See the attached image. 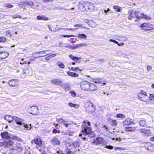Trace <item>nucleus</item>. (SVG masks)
<instances>
[{"label":"nucleus","instance_id":"1","mask_svg":"<svg viewBox=\"0 0 154 154\" xmlns=\"http://www.w3.org/2000/svg\"><path fill=\"white\" fill-rule=\"evenodd\" d=\"M129 16L128 19L131 20L134 17L136 19L135 20L136 22L139 21L141 18L144 19L146 20H151V18L149 16L144 14L143 13L139 14L138 11H131L128 12Z\"/></svg>","mask_w":154,"mask_h":154},{"label":"nucleus","instance_id":"2","mask_svg":"<svg viewBox=\"0 0 154 154\" xmlns=\"http://www.w3.org/2000/svg\"><path fill=\"white\" fill-rule=\"evenodd\" d=\"M80 86L82 90L89 91H95L98 88L97 86L93 83L86 81L81 82Z\"/></svg>","mask_w":154,"mask_h":154},{"label":"nucleus","instance_id":"3","mask_svg":"<svg viewBox=\"0 0 154 154\" xmlns=\"http://www.w3.org/2000/svg\"><path fill=\"white\" fill-rule=\"evenodd\" d=\"M88 125L89 126L90 125V123L89 122H85L82 125V134H80L79 136L80 137L83 134L84 135L86 136L92 133L91 129L89 127L87 126V125Z\"/></svg>","mask_w":154,"mask_h":154},{"label":"nucleus","instance_id":"4","mask_svg":"<svg viewBox=\"0 0 154 154\" xmlns=\"http://www.w3.org/2000/svg\"><path fill=\"white\" fill-rule=\"evenodd\" d=\"M138 96L139 100L144 102H146L149 99L147 93L143 90L140 91Z\"/></svg>","mask_w":154,"mask_h":154},{"label":"nucleus","instance_id":"5","mask_svg":"<svg viewBox=\"0 0 154 154\" xmlns=\"http://www.w3.org/2000/svg\"><path fill=\"white\" fill-rule=\"evenodd\" d=\"M85 106L86 110L88 112H93L95 111V106L92 102H88L86 103Z\"/></svg>","mask_w":154,"mask_h":154},{"label":"nucleus","instance_id":"6","mask_svg":"<svg viewBox=\"0 0 154 154\" xmlns=\"http://www.w3.org/2000/svg\"><path fill=\"white\" fill-rule=\"evenodd\" d=\"M141 29L144 30H148L154 29L153 25L151 24L144 23L140 25Z\"/></svg>","mask_w":154,"mask_h":154},{"label":"nucleus","instance_id":"7","mask_svg":"<svg viewBox=\"0 0 154 154\" xmlns=\"http://www.w3.org/2000/svg\"><path fill=\"white\" fill-rule=\"evenodd\" d=\"M38 108L35 106H31L29 109V112L34 115H36L38 113Z\"/></svg>","mask_w":154,"mask_h":154},{"label":"nucleus","instance_id":"8","mask_svg":"<svg viewBox=\"0 0 154 154\" xmlns=\"http://www.w3.org/2000/svg\"><path fill=\"white\" fill-rule=\"evenodd\" d=\"M85 7L86 8V10H88L90 11H92L94 8V5L92 3L88 2L85 3Z\"/></svg>","mask_w":154,"mask_h":154},{"label":"nucleus","instance_id":"9","mask_svg":"<svg viewBox=\"0 0 154 154\" xmlns=\"http://www.w3.org/2000/svg\"><path fill=\"white\" fill-rule=\"evenodd\" d=\"M140 132L143 135L148 136L151 134L150 130L149 129L145 130L144 129H141L139 130Z\"/></svg>","mask_w":154,"mask_h":154},{"label":"nucleus","instance_id":"10","mask_svg":"<svg viewBox=\"0 0 154 154\" xmlns=\"http://www.w3.org/2000/svg\"><path fill=\"white\" fill-rule=\"evenodd\" d=\"M51 82L54 84L59 85L61 87H63L62 82L59 79H53L51 81Z\"/></svg>","mask_w":154,"mask_h":154},{"label":"nucleus","instance_id":"11","mask_svg":"<svg viewBox=\"0 0 154 154\" xmlns=\"http://www.w3.org/2000/svg\"><path fill=\"white\" fill-rule=\"evenodd\" d=\"M103 141V139L101 137H98L94 140V141L92 142L91 144L92 145L94 144L98 145L101 143Z\"/></svg>","mask_w":154,"mask_h":154},{"label":"nucleus","instance_id":"12","mask_svg":"<svg viewBox=\"0 0 154 154\" xmlns=\"http://www.w3.org/2000/svg\"><path fill=\"white\" fill-rule=\"evenodd\" d=\"M8 84L10 86L13 87H16L18 86V82L15 79L10 80L8 82Z\"/></svg>","mask_w":154,"mask_h":154},{"label":"nucleus","instance_id":"13","mask_svg":"<svg viewBox=\"0 0 154 154\" xmlns=\"http://www.w3.org/2000/svg\"><path fill=\"white\" fill-rule=\"evenodd\" d=\"M32 142L38 146H41L42 145V140L39 138L34 139L32 140Z\"/></svg>","mask_w":154,"mask_h":154},{"label":"nucleus","instance_id":"14","mask_svg":"<svg viewBox=\"0 0 154 154\" xmlns=\"http://www.w3.org/2000/svg\"><path fill=\"white\" fill-rule=\"evenodd\" d=\"M13 143V141L9 140L7 141H4L3 143L4 146L7 147H9L11 146Z\"/></svg>","mask_w":154,"mask_h":154},{"label":"nucleus","instance_id":"15","mask_svg":"<svg viewBox=\"0 0 154 154\" xmlns=\"http://www.w3.org/2000/svg\"><path fill=\"white\" fill-rule=\"evenodd\" d=\"M19 143H17L16 146L14 147V149H15L18 152H21L23 149V147Z\"/></svg>","mask_w":154,"mask_h":154},{"label":"nucleus","instance_id":"16","mask_svg":"<svg viewBox=\"0 0 154 154\" xmlns=\"http://www.w3.org/2000/svg\"><path fill=\"white\" fill-rule=\"evenodd\" d=\"M9 55V53L6 51H1L0 52V59H5Z\"/></svg>","mask_w":154,"mask_h":154},{"label":"nucleus","instance_id":"17","mask_svg":"<svg viewBox=\"0 0 154 154\" xmlns=\"http://www.w3.org/2000/svg\"><path fill=\"white\" fill-rule=\"evenodd\" d=\"M2 138L3 139H8L10 137V135L7 132H5L1 134Z\"/></svg>","mask_w":154,"mask_h":154},{"label":"nucleus","instance_id":"18","mask_svg":"<svg viewBox=\"0 0 154 154\" xmlns=\"http://www.w3.org/2000/svg\"><path fill=\"white\" fill-rule=\"evenodd\" d=\"M132 124H134V123L132 122L131 120L129 119H126L123 124L124 125H129Z\"/></svg>","mask_w":154,"mask_h":154},{"label":"nucleus","instance_id":"19","mask_svg":"<svg viewBox=\"0 0 154 154\" xmlns=\"http://www.w3.org/2000/svg\"><path fill=\"white\" fill-rule=\"evenodd\" d=\"M51 143L54 145H59L60 143V141L56 137L54 138L51 141Z\"/></svg>","mask_w":154,"mask_h":154},{"label":"nucleus","instance_id":"20","mask_svg":"<svg viewBox=\"0 0 154 154\" xmlns=\"http://www.w3.org/2000/svg\"><path fill=\"white\" fill-rule=\"evenodd\" d=\"M86 2H83L82 4H80L79 5V7L80 11H84V10H86V8L85 7Z\"/></svg>","mask_w":154,"mask_h":154},{"label":"nucleus","instance_id":"21","mask_svg":"<svg viewBox=\"0 0 154 154\" xmlns=\"http://www.w3.org/2000/svg\"><path fill=\"white\" fill-rule=\"evenodd\" d=\"M69 93L71 94V96L74 97H79L80 98H82V96L80 95L79 94H77L74 91H70Z\"/></svg>","mask_w":154,"mask_h":154},{"label":"nucleus","instance_id":"22","mask_svg":"<svg viewBox=\"0 0 154 154\" xmlns=\"http://www.w3.org/2000/svg\"><path fill=\"white\" fill-rule=\"evenodd\" d=\"M4 118L5 120L10 123L14 119V117H12L9 115H6L5 117Z\"/></svg>","mask_w":154,"mask_h":154},{"label":"nucleus","instance_id":"23","mask_svg":"<svg viewBox=\"0 0 154 154\" xmlns=\"http://www.w3.org/2000/svg\"><path fill=\"white\" fill-rule=\"evenodd\" d=\"M68 105L71 107H73L76 109H78L79 107V105L77 104H74L70 102L68 103Z\"/></svg>","mask_w":154,"mask_h":154},{"label":"nucleus","instance_id":"24","mask_svg":"<svg viewBox=\"0 0 154 154\" xmlns=\"http://www.w3.org/2000/svg\"><path fill=\"white\" fill-rule=\"evenodd\" d=\"M137 128V127H128L125 128V130L128 131L133 132L135 131Z\"/></svg>","mask_w":154,"mask_h":154},{"label":"nucleus","instance_id":"25","mask_svg":"<svg viewBox=\"0 0 154 154\" xmlns=\"http://www.w3.org/2000/svg\"><path fill=\"white\" fill-rule=\"evenodd\" d=\"M14 119L16 122L17 124L19 125H22V121L20 118L16 117V116H14Z\"/></svg>","mask_w":154,"mask_h":154},{"label":"nucleus","instance_id":"26","mask_svg":"<svg viewBox=\"0 0 154 154\" xmlns=\"http://www.w3.org/2000/svg\"><path fill=\"white\" fill-rule=\"evenodd\" d=\"M67 73L69 75L73 77H78L79 75V74L70 71L67 72Z\"/></svg>","mask_w":154,"mask_h":154},{"label":"nucleus","instance_id":"27","mask_svg":"<svg viewBox=\"0 0 154 154\" xmlns=\"http://www.w3.org/2000/svg\"><path fill=\"white\" fill-rule=\"evenodd\" d=\"M83 46V45L82 44H76L74 46H69L70 49L73 50L75 48H78L80 47H82Z\"/></svg>","mask_w":154,"mask_h":154},{"label":"nucleus","instance_id":"28","mask_svg":"<svg viewBox=\"0 0 154 154\" xmlns=\"http://www.w3.org/2000/svg\"><path fill=\"white\" fill-rule=\"evenodd\" d=\"M146 122L145 119H142L139 122L140 126L144 127L146 125Z\"/></svg>","mask_w":154,"mask_h":154},{"label":"nucleus","instance_id":"29","mask_svg":"<svg viewBox=\"0 0 154 154\" xmlns=\"http://www.w3.org/2000/svg\"><path fill=\"white\" fill-rule=\"evenodd\" d=\"M109 41L111 42H113L114 43L117 44L119 46H123L124 45V44L123 42H122L121 43H119L118 42L113 39H109Z\"/></svg>","mask_w":154,"mask_h":154},{"label":"nucleus","instance_id":"30","mask_svg":"<svg viewBox=\"0 0 154 154\" xmlns=\"http://www.w3.org/2000/svg\"><path fill=\"white\" fill-rule=\"evenodd\" d=\"M63 85V86L62 87H63L64 88L66 91H68L70 89V86L68 84L66 83Z\"/></svg>","mask_w":154,"mask_h":154},{"label":"nucleus","instance_id":"31","mask_svg":"<svg viewBox=\"0 0 154 154\" xmlns=\"http://www.w3.org/2000/svg\"><path fill=\"white\" fill-rule=\"evenodd\" d=\"M37 19L38 20H48V18L46 17H42L40 16H38L37 17Z\"/></svg>","mask_w":154,"mask_h":154},{"label":"nucleus","instance_id":"32","mask_svg":"<svg viewBox=\"0 0 154 154\" xmlns=\"http://www.w3.org/2000/svg\"><path fill=\"white\" fill-rule=\"evenodd\" d=\"M149 146L148 148V150L154 152V146L150 143H149Z\"/></svg>","mask_w":154,"mask_h":154},{"label":"nucleus","instance_id":"33","mask_svg":"<svg viewBox=\"0 0 154 154\" xmlns=\"http://www.w3.org/2000/svg\"><path fill=\"white\" fill-rule=\"evenodd\" d=\"M11 138L12 140L15 141H21L22 140L20 138L16 136H13L11 137Z\"/></svg>","mask_w":154,"mask_h":154},{"label":"nucleus","instance_id":"34","mask_svg":"<svg viewBox=\"0 0 154 154\" xmlns=\"http://www.w3.org/2000/svg\"><path fill=\"white\" fill-rule=\"evenodd\" d=\"M57 66L61 68H64L65 67L64 64L60 62H57Z\"/></svg>","mask_w":154,"mask_h":154},{"label":"nucleus","instance_id":"35","mask_svg":"<svg viewBox=\"0 0 154 154\" xmlns=\"http://www.w3.org/2000/svg\"><path fill=\"white\" fill-rule=\"evenodd\" d=\"M77 36L82 38H85L87 37V36L85 35L83 33L78 34L77 35Z\"/></svg>","mask_w":154,"mask_h":154},{"label":"nucleus","instance_id":"36","mask_svg":"<svg viewBox=\"0 0 154 154\" xmlns=\"http://www.w3.org/2000/svg\"><path fill=\"white\" fill-rule=\"evenodd\" d=\"M69 57L73 60H79L81 58L73 56L72 55H70L69 56Z\"/></svg>","mask_w":154,"mask_h":154},{"label":"nucleus","instance_id":"37","mask_svg":"<svg viewBox=\"0 0 154 154\" xmlns=\"http://www.w3.org/2000/svg\"><path fill=\"white\" fill-rule=\"evenodd\" d=\"M115 117L117 118H124L125 117V116L122 113H119L116 115Z\"/></svg>","mask_w":154,"mask_h":154},{"label":"nucleus","instance_id":"38","mask_svg":"<svg viewBox=\"0 0 154 154\" xmlns=\"http://www.w3.org/2000/svg\"><path fill=\"white\" fill-rule=\"evenodd\" d=\"M118 122L117 120H113L111 122V125L113 126H115L117 125Z\"/></svg>","mask_w":154,"mask_h":154},{"label":"nucleus","instance_id":"39","mask_svg":"<svg viewBox=\"0 0 154 154\" xmlns=\"http://www.w3.org/2000/svg\"><path fill=\"white\" fill-rule=\"evenodd\" d=\"M149 96L148 97V99L150 100H154V93L152 94H149Z\"/></svg>","mask_w":154,"mask_h":154},{"label":"nucleus","instance_id":"40","mask_svg":"<svg viewBox=\"0 0 154 154\" xmlns=\"http://www.w3.org/2000/svg\"><path fill=\"white\" fill-rule=\"evenodd\" d=\"M113 8L114 9L116 10L118 12H120V8L119 6L117 5L114 6H113Z\"/></svg>","mask_w":154,"mask_h":154},{"label":"nucleus","instance_id":"41","mask_svg":"<svg viewBox=\"0 0 154 154\" xmlns=\"http://www.w3.org/2000/svg\"><path fill=\"white\" fill-rule=\"evenodd\" d=\"M56 54H51V55L45 57V59L47 60H49L52 57H54L56 56Z\"/></svg>","mask_w":154,"mask_h":154},{"label":"nucleus","instance_id":"42","mask_svg":"<svg viewBox=\"0 0 154 154\" xmlns=\"http://www.w3.org/2000/svg\"><path fill=\"white\" fill-rule=\"evenodd\" d=\"M57 122L60 124L65 122V121L61 119H57Z\"/></svg>","mask_w":154,"mask_h":154},{"label":"nucleus","instance_id":"43","mask_svg":"<svg viewBox=\"0 0 154 154\" xmlns=\"http://www.w3.org/2000/svg\"><path fill=\"white\" fill-rule=\"evenodd\" d=\"M4 7L9 8H13V6L10 4H9L5 5Z\"/></svg>","mask_w":154,"mask_h":154},{"label":"nucleus","instance_id":"44","mask_svg":"<svg viewBox=\"0 0 154 154\" xmlns=\"http://www.w3.org/2000/svg\"><path fill=\"white\" fill-rule=\"evenodd\" d=\"M45 51H42L41 52H39V53L41 54V56H39L38 57H41L45 56V55H44L45 54Z\"/></svg>","mask_w":154,"mask_h":154},{"label":"nucleus","instance_id":"45","mask_svg":"<svg viewBox=\"0 0 154 154\" xmlns=\"http://www.w3.org/2000/svg\"><path fill=\"white\" fill-rule=\"evenodd\" d=\"M6 40L5 37H0V42H4Z\"/></svg>","mask_w":154,"mask_h":154},{"label":"nucleus","instance_id":"46","mask_svg":"<svg viewBox=\"0 0 154 154\" xmlns=\"http://www.w3.org/2000/svg\"><path fill=\"white\" fill-rule=\"evenodd\" d=\"M12 17L13 18H21V16L20 15L16 14L14 15L13 16H12Z\"/></svg>","mask_w":154,"mask_h":154},{"label":"nucleus","instance_id":"47","mask_svg":"<svg viewBox=\"0 0 154 154\" xmlns=\"http://www.w3.org/2000/svg\"><path fill=\"white\" fill-rule=\"evenodd\" d=\"M52 132L53 133H60V131L57 130L56 129H54L53 130Z\"/></svg>","mask_w":154,"mask_h":154},{"label":"nucleus","instance_id":"48","mask_svg":"<svg viewBox=\"0 0 154 154\" xmlns=\"http://www.w3.org/2000/svg\"><path fill=\"white\" fill-rule=\"evenodd\" d=\"M64 125L66 128H68V126L71 125V123L69 122H65L64 123Z\"/></svg>","mask_w":154,"mask_h":154},{"label":"nucleus","instance_id":"49","mask_svg":"<svg viewBox=\"0 0 154 154\" xmlns=\"http://www.w3.org/2000/svg\"><path fill=\"white\" fill-rule=\"evenodd\" d=\"M61 36H63L64 37H68L69 38L72 37H75V35H62Z\"/></svg>","mask_w":154,"mask_h":154},{"label":"nucleus","instance_id":"50","mask_svg":"<svg viewBox=\"0 0 154 154\" xmlns=\"http://www.w3.org/2000/svg\"><path fill=\"white\" fill-rule=\"evenodd\" d=\"M50 30L52 32H54L56 31V29L54 27H49Z\"/></svg>","mask_w":154,"mask_h":154},{"label":"nucleus","instance_id":"51","mask_svg":"<svg viewBox=\"0 0 154 154\" xmlns=\"http://www.w3.org/2000/svg\"><path fill=\"white\" fill-rule=\"evenodd\" d=\"M66 153L67 154H74L69 149H67L66 150Z\"/></svg>","mask_w":154,"mask_h":154},{"label":"nucleus","instance_id":"52","mask_svg":"<svg viewBox=\"0 0 154 154\" xmlns=\"http://www.w3.org/2000/svg\"><path fill=\"white\" fill-rule=\"evenodd\" d=\"M65 134L68 135L70 136L73 135V133L71 132H67L65 133Z\"/></svg>","mask_w":154,"mask_h":154},{"label":"nucleus","instance_id":"53","mask_svg":"<svg viewBox=\"0 0 154 154\" xmlns=\"http://www.w3.org/2000/svg\"><path fill=\"white\" fill-rule=\"evenodd\" d=\"M71 69L74 71H75L78 70H79L80 71L81 70L78 67H76L74 68H73V67H72L71 68Z\"/></svg>","mask_w":154,"mask_h":154},{"label":"nucleus","instance_id":"54","mask_svg":"<svg viewBox=\"0 0 154 154\" xmlns=\"http://www.w3.org/2000/svg\"><path fill=\"white\" fill-rule=\"evenodd\" d=\"M52 1V0H43V1L44 2H51Z\"/></svg>","mask_w":154,"mask_h":154},{"label":"nucleus","instance_id":"55","mask_svg":"<svg viewBox=\"0 0 154 154\" xmlns=\"http://www.w3.org/2000/svg\"><path fill=\"white\" fill-rule=\"evenodd\" d=\"M152 69V67L151 66H149V65L147 66V70H150L151 69Z\"/></svg>","mask_w":154,"mask_h":154},{"label":"nucleus","instance_id":"56","mask_svg":"<svg viewBox=\"0 0 154 154\" xmlns=\"http://www.w3.org/2000/svg\"><path fill=\"white\" fill-rule=\"evenodd\" d=\"M24 127L28 129L29 130L31 128V125H30V127H29V126L27 125H25Z\"/></svg>","mask_w":154,"mask_h":154},{"label":"nucleus","instance_id":"57","mask_svg":"<svg viewBox=\"0 0 154 154\" xmlns=\"http://www.w3.org/2000/svg\"><path fill=\"white\" fill-rule=\"evenodd\" d=\"M105 147L110 149H112L113 148L112 146L110 145H109V146H106Z\"/></svg>","mask_w":154,"mask_h":154},{"label":"nucleus","instance_id":"58","mask_svg":"<svg viewBox=\"0 0 154 154\" xmlns=\"http://www.w3.org/2000/svg\"><path fill=\"white\" fill-rule=\"evenodd\" d=\"M110 11V10H109V8H108L107 10H104V12H105L106 13V14L107 13V12L109 11Z\"/></svg>","mask_w":154,"mask_h":154},{"label":"nucleus","instance_id":"59","mask_svg":"<svg viewBox=\"0 0 154 154\" xmlns=\"http://www.w3.org/2000/svg\"><path fill=\"white\" fill-rule=\"evenodd\" d=\"M78 29V28H73V29H72V28H70V29H67L68 30H76L77 29Z\"/></svg>","mask_w":154,"mask_h":154},{"label":"nucleus","instance_id":"60","mask_svg":"<svg viewBox=\"0 0 154 154\" xmlns=\"http://www.w3.org/2000/svg\"><path fill=\"white\" fill-rule=\"evenodd\" d=\"M103 128L104 129V130H106V131H108V128L106 126H104Z\"/></svg>","mask_w":154,"mask_h":154},{"label":"nucleus","instance_id":"61","mask_svg":"<svg viewBox=\"0 0 154 154\" xmlns=\"http://www.w3.org/2000/svg\"><path fill=\"white\" fill-rule=\"evenodd\" d=\"M74 26V27H76V26H80V27H81V26H81V25H79V24H75V25Z\"/></svg>","mask_w":154,"mask_h":154},{"label":"nucleus","instance_id":"62","mask_svg":"<svg viewBox=\"0 0 154 154\" xmlns=\"http://www.w3.org/2000/svg\"><path fill=\"white\" fill-rule=\"evenodd\" d=\"M150 139L152 141H154V137H151Z\"/></svg>","mask_w":154,"mask_h":154},{"label":"nucleus","instance_id":"63","mask_svg":"<svg viewBox=\"0 0 154 154\" xmlns=\"http://www.w3.org/2000/svg\"><path fill=\"white\" fill-rule=\"evenodd\" d=\"M151 87L152 88H154V84L152 85Z\"/></svg>","mask_w":154,"mask_h":154},{"label":"nucleus","instance_id":"64","mask_svg":"<svg viewBox=\"0 0 154 154\" xmlns=\"http://www.w3.org/2000/svg\"><path fill=\"white\" fill-rule=\"evenodd\" d=\"M54 125L55 126H57V125H58V124H54Z\"/></svg>","mask_w":154,"mask_h":154}]
</instances>
